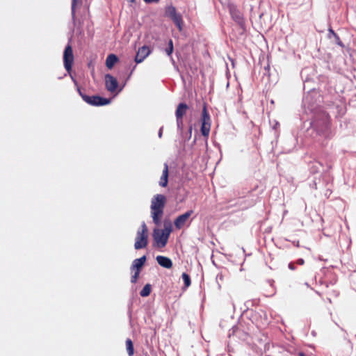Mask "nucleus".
Returning <instances> with one entry per match:
<instances>
[{
    "instance_id": "obj_29",
    "label": "nucleus",
    "mask_w": 356,
    "mask_h": 356,
    "mask_svg": "<svg viewBox=\"0 0 356 356\" xmlns=\"http://www.w3.org/2000/svg\"><path fill=\"white\" fill-rule=\"evenodd\" d=\"M128 3H134L136 2V0H127Z\"/></svg>"
},
{
    "instance_id": "obj_17",
    "label": "nucleus",
    "mask_w": 356,
    "mask_h": 356,
    "mask_svg": "<svg viewBox=\"0 0 356 356\" xmlns=\"http://www.w3.org/2000/svg\"><path fill=\"white\" fill-rule=\"evenodd\" d=\"M118 58L115 54H109L106 60V65L108 69H111L118 62Z\"/></svg>"
},
{
    "instance_id": "obj_13",
    "label": "nucleus",
    "mask_w": 356,
    "mask_h": 356,
    "mask_svg": "<svg viewBox=\"0 0 356 356\" xmlns=\"http://www.w3.org/2000/svg\"><path fill=\"white\" fill-rule=\"evenodd\" d=\"M228 7L232 18L238 24H241L243 21V16L236 6L229 4Z\"/></svg>"
},
{
    "instance_id": "obj_21",
    "label": "nucleus",
    "mask_w": 356,
    "mask_h": 356,
    "mask_svg": "<svg viewBox=\"0 0 356 356\" xmlns=\"http://www.w3.org/2000/svg\"><path fill=\"white\" fill-rule=\"evenodd\" d=\"M168 56H170L173 51V42L172 40H169L168 47L165 50Z\"/></svg>"
},
{
    "instance_id": "obj_7",
    "label": "nucleus",
    "mask_w": 356,
    "mask_h": 356,
    "mask_svg": "<svg viewBox=\"0 0 356 356\" xmlns=\"http://www.w3.org/2000/svg\"><path fill=\"white\" fill-rule=\"evenodd\" d=\"M165 15L170 17L177 26L179 31L183 29V19L179 13H177L175 7L169 6L165 8Z\"/></svg>"
},
{
    "instance_id": "obj_19",
    "label": "nucleus",
    "mask_w": 356,
    "mask_h": 356,
    "mask_svg": "<svg viewBox=\"0 0 356 356\" xmlns=\"http://www.w3.org/2000/svg\"><path fill=\"white\" fill-rule=\"evenodd\" d=\"M151 285L149 284H147L145 285V286L143 288V289L140 292V295L142 297H147L151 293Z\"/></svg>"
},
{
    "instance_id": "obj_27",
    "label": "nucleus",
    "mask_w": 356,
    "mask_h": 356,
    "mask_svg": "<svg viewBox=\"0 0 356 356\" xmlns=\"http://www.w3.org/2000/svg\"><path fill=\"white\" fill-rule=\"evenodd\" d=\"M298 356H306L305 354L302 352H299Z\"/></svg>"
},
{
    "instance_id": "obj_26",
    "label": "nucleus",
    "mask_w": 356,
    "mask_h": 356,
    "mask_svg": "<svg viewBox=\"0 0 356 356\" xmlns=\"http://www.w3.org/2000/svg\"><path fill=\"white\" fill-rule=\"evenodd\" d=\"M289 269H291L292 270H295V268H296L294 264H293V263H290L289 264Z\"/></svg>"
},
{
    "instance_id": "obj_9",
    "label": "nucleus",
    "mask_w": 356,
    "mask_h": 356,
    "mask_svg": "<svg viewBox=\"0 0 356 356\" xmlns=\"http://www.w3.org/2000/svg\"><path fill=\"white\" fill-rule=\"evenodd\" d=\"M188 109V106L185 103H180L178 104L176 111V121L178 129H182L183 128V117L186 115L187 111Z\"/></svg>"
},
{
    "instance_id": "obj_3",
    "label": "nucleus",
    "mask_w": 356,
    "mask_h": 356,
    "mask_svg": "<svg viewBox=\"0 0 356 356\" xmlns=\"http://www.w3.org/2000/svg\"><path fill=\"white\" fill-rule=\"evenodd\" d=\"M148 244V229L146 224L143 222L140 227L138 229L135 238L134 248L136 250L143 249L147 247Z\"/></svg>"
},
{
    "instance_id": "obj_1",
    "label": "nucleus",
    "mask_w": 356,
    "mask_h": 356,
    "mask_svg": "<svg viewBox=\"0 0 356 356\" xmlns=\"http://www.w3.org/2000/svg\"><path fill=\"white\" fill-rule=\"evenodd\" d=\"M311 127L316 136L324 140L330 139L334 134L330 115L325 111H320L314 115Z\"/></svg>"
},
{
    "instance_id": "obj_24",
    "label": "nucleus",
    "mask_w": 356,
    "mask_h": 356,
    "mask_svg": "<svg viewBox=\"0 0 356 356\" xmlns=\"http://www.w3.org/2000/svg\"><path fill=\"white\" fill-rule=\"evenodd\" d=\"M296 264L298 265H303L305 264V260L303 259H298L296 261Z\"/></svg>"
},
{
    "instance_id": "obj_8",
    "label": "nucleus",
    "mask_w": 356,
    "mask_h": 356,
    "mask_svg": "<svg viewBox=\"0 0 356 356\" xmlns=\"http://www.w3.org/2000/svg\"><path fill=\"white\" fill-rule=\"evenodd\" d=\"M74 54L72 47L70 44H68L63 52V64L65 70L70 74L72 72V65L74 63Z\"/></svg>"
},
{
    "instance_id": "obj_11",
    "label": "nucleus",
    "mask_w": 356,
    "mask_h": 356,
    "mask_svg": "<svg viewBox=\"0 0 356 356\" xmlns=\"http://www.w3.org/2000/svg\"><path fill=\"white\" fill-rule=\"evenodd\" d=\"M105 86L108 91L113 92H115L118 86L117 79L111 74L105 75Z\"/></svg>"
},
{
    "instance_id": "obj_20",
    "label": "nucleus",
    "mask_w": 356,
    "mask_h": 356,
    "mask_svg": "<svg viewBox=\"0 0 356 356\" xmlns=\"http://www.w3.org/2000/svg\"><path fill=\"white\" fill-rule=\"evenodd\" d=\"M181 277L184 280L185 287H188L191 283L190 276L187 273H183Z\"/></svg>"
},
{
    "instance_id": "obj_23",
    "label": "nucleus",
    "mask_w": 356,
    "mask_h": 356,
    "mask_svg": "<svg viewBox=\"0 0 356 356\" xmlns=\"http://www.w3.org/2000/svg\"><path fill=\"white\" fill-rule=\"evenodd\" d=\"M334 37L335 38V41L337 44L341 47H343V44L339 38V36L337 33H334Z\"/></svg>"
},
{
    "instance_id": "obj_22",
    "label": "nucleus",
    "mask_w": 356,
    "mask_h": 356,
    "mask_svg": "<svg viewBox=\"0 0 356 356\" xmlns=\"http://www.w3.org/2000/svg\"><path fill=\"white\" fill-rule=\"evenodd\" d=\"M135 270L134 274L132 275V277L131 278V283H136L137 282V280H138L140 273V270Z\"/></svg>"
},
{
    "instance_id": "obj_31",
    "label": "nucleus",
    "mask_w": 356,
    "mask_h": 356,
    "mask_svg": "<svg viewBox=\"0 0 356 356\" xmlns=\"http://www.w3.org/2000/svg\"><path fill=\"white\" fill-rule=\"evenodd\" d=\"M159 136L161 138L162 136V130L160 129L159 132Z\"/></svg>"
},
{
    "instance_id": "obj_25",
    "label": "nucleus",
    "mask_w": 356,
    "mask_h": 356,
    "mask_svg": "<svg viewBox=\"0 0 356 356\" xmlns=\"http://www.w3.org/2000/svg\"><path fill=\"white\" fill-rule=\"evenodd\" d=\"M146 3H158L159 0H143Z\"/></svg>"
},
{
    "instance_id": "obj_5",
    "label": "nucleus",
    "mask_w": 356,
    "mask_h": 356,
    "mask_svg": "<svg viewBox=\"0 0 356 356\" xmlns=\"http://www.w3.org/2000/svg\"><path fill=\"white\" fill-rule=\"evenodd\" d=\"M77 90L82 99L90 105L95 106H104L108 104L111 102L109 99L102 97L98 95L88 96L83 94L79 88H78Z\"/></svg>"
},
{
    "instance_id": "obj_2",
    "label": "nucleus",
    "mask_w": 356,
    "mask_h": 356,
    "mask_svg": "<svg viewBox=\"0 0 356 356\" xmlns=\"http://www.w3.org/2000/svg\"><path fill=\"white\" fill-rule=\"evenodd\" d=\"M165 203L166 197L162 194H157L152 199L151 214L153 222L156 225H159L161 222Z\"/></svg>"
},
{
    "instance_id": "obj_16",
    "label": "nucleus",
    "mask_w": 356,
    "mask_h": 356,
    "mask_svg": "<svg viewBox=\"0 0 356 356\" xmlns=\"http://www.w3.org/2000/svg\"><path fill=\"white\" fill-rule=\"evenodd\" d=\"M146 261V257L143 256L142 257L139 259H136L133 261V264L131 265V270H140L144 265L145 262Z\"/></svg>"
},
{
    "instance_id": "obj_6",
    "label": "nucleus",
    "mask_w": 356,
    "mask_h": 356,
    "mask_svg": "<svg viewBox=\"0 0 356 356\" xmlns=\"http://www.w3.org/2000/svg\"><path fill=\"white\" fill-rule=\"evenodd\" d=\"M211 125V117L207 111L206 104H204V106L202 108V117H201L200 131H201L202 134L206 138H208V136L209 135Z\"/></svg>"
},
{
    "instance_id": "obj_15",
    "label": "nucleus",
    "mask_w": 356,
    "mask_h": 356,
    "mask_svg": "<svg viewBox=\"0 0 356 356\" xmlns=\"http://www.w3.org/2000/svg\"><path fill=\"white\" fill-rule=\"evenodd\" d=\"M168 181V165L167 163L164 164L162 175L160 179L159 185L162 187H165Z\"/></svg>"
},
{
    "instance_id": "obj_4",
    "label": "nucleus",
    "mask_w": 356,
    "mask_h": 356,
    "mask_svg": "<svg viewBox=\"0 0 356 356\" xmlns=\"http://www.w3.org/2000/svg\"><path fill=\"white\" fill-rule=\"evenodd\" d=\"M171 227H165L164 229H154L153 232V238L158 247L163 248L168 243V240L171 232Z\"/></svg>"
},
{
    "instance_id": "obj_12",
    "label": "nucleus",
    "mask_w": 356,
    "mask_h": 356,
    "mask_svg": "<svg viewBox=\"0 0 356 356\" xmlns=\"http://www.w3.org/2000/svg\"><path fill=\"white\" fill-rule=\"evenodd\" d=\"M150 53L151 50L147 46L145 45L139 48L135 57L136 63H140L143 62L145 58H146L150 54Z\"/></svg>"
},
{
    "instance_id": "obj_10",
    "label": "nucleus",
    "mask_w": 356,
    "mask_h": 356,
    "mask_svg": "<svg viewBox=\"0 0 356 356\" xmlns=\"http://www.w3.org/2000/svg\"><path fill=\"white\" fill-rule=\"evenodd\" d=\"M193 210H189L184 213V214L177 216L174 222V225L176 229H181L185 225V224L186 223L191 216L193 214Z\"/></svg>"
},
{
    "instance_id": "obj_18",
    "label": "nucleus",
    "mask_w": 356,
    "mask_h": 356,
    "mask_svg": "<svg viewBox=\"0 0 356 356\" xmlns=\"http://www.w3.org/2000/svg\"><path fill=\"white\" fill-rule=\"evenodd\" d=\"M126 348L128 353L129 356H133L134 354V344L130 339H127L126 340Z\"/></svg>"
},
{
    "instance_id": "obj_30",
    "label": "nucleus",
    "mask_w": 356,
    "mask_h": 356,
    "mask_svg": "<svg viewBox=\"0 0 356 356\" xmlns=\"http://www.w3.org/2000/svg\"><path fill=\"white\" fill-rule=\"evenodd\" d=\"M329 32L334 35V33H336L332 29L329 30Z\"/></svg>"
},
{
    "instance_id": "obj_14",
    "label": "nucleus",
    "mask_w": 356,
    "mask_h": 356,
    "mask_svg": "<svg viewBox=\"0 0 356 356\" xmlns=\"http://www.w3.org/2000/svg\"><path fill=\"white\" fill-rule=\"evenodd\" d=\"M158 264L165 268H171L172 267V262L171 259L167 257L159 255L156 258Z\"/></svg>"
},
{
    "instance_id": "obj_28",
    "label": "nucleus",
    "mask_w": 356,
    "mask_h": 356,
    "mask_svg": "<svg viewBox=\"0 0 356 356\" xmlns=\"http://www.w3.org/2000/svg\"><path fill=\"white\" fill-rule=\"evenodd\" d=\"M192 129H193L192 126H190L189 129H188L190 136H191Z\"/></svg>"
}]
</instances>
